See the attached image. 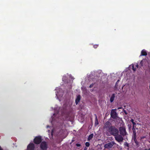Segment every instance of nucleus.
Segmentation results:
<instances>
[{
    "instance_id": "obj_1",
    "label": "nucleus",
    "mask_w": 150,
    "mask_h": 150,
    "mask_svg": "<svg viewBox=\"0 0 150 150\" xmlns=\"http://www.w3.org/2000/svg\"><path fill=\"white\" fill-rule=\"evenodd\" d=\"M110 122L108 121L105 124L104 129H106L107 133H110L111 135L113 136L119 133L118 129L115 126H108L110 124Z\"/></svg>"
},
{
    "instance_id": "obj_2",
    "label": "nucleus",
    "mask_w": 150,
    "mask_h": 150,
    "mask_svg": "<svg viewBox=\"0 0 150 150\" xmlns=\"http://www.w3.org/2000/svg\"><path fill=\"white\" fill-rule=\"evenodd\" d=\"M120 123L122 126L119 127V130L120 131V134L122 136H124L126 135L127 132L126 131L125 127L124 125V123L122 120H121Z\"/></svg>"
},
{
    "instance_id": "obj_3",
    "label": "nucleus",
    "mask_w": 150,
    "mask_h": 150,
    "mask_svg": "<svg viewBox=\"0 0 150 150\" xmlns=\"http://www.w3.org/2000/svg\"><path fill=\"white\" fill-rule=\"evenodd\" d=\"M114 136L115 140L118 142H122L123 140V136L121 134H117Z\"/></svg>"
},
{
    "instance_id": "obj_4",
    "label": "nucleus",
    "mask_w": 150,
    "mask_h": 150,
    "mask_svg": "<svg viewBox=\"0 0 150 150\" xmlns=\"http://www.w3.org/2000/svg\"><path fill=\"white\" fill-rule=\"evenodd\" d=\"M42 139L41 137L38 136L36 137L34 139L33 142L35 144H38L41 142Z\"/></svg>"
},
{
    "instance_id": "obj_5",
    "label": "nucleus",
    "mask_w": 150,
    "mask_h": 150,
    "mask_svg": "<svg viewBox=\"0 0 150 150\" xmlns=\"http://www.w3.org/2000/svg\"><path fill=\"white\" fill-rule=\"evenodd\" d=\"M40 147L42 150H46L47 148V142L45 141H43L41 142Z\"/></svg>"
},
{
    "instance_id": "obj_6",
    "label": "nucleus",
    "mask_w": 150,
    "mask_h": 150,
    "mask_svg": "<svg viewBox=\"0 0 150 150\" xmlns=\"http://www.w3.org/2000/svg\"><path fill=\"white\" fill-rule=\"evenodd\" d=\"M57 92H56V95L57 97L59 96L62 97L63 95V92L61 89H57Z\"/></svg>"
},
{
    "instance_id": "obj_7",
    "label": "nucleus",
    "mask_w": 150,
    "mask_h": 150,
    "mask_svg": "<svg viewBox=\"0 0 150 150\" xmlns=\"http://www.w3.org/2000/svg\"><path fill=\"white\" fill-rule=\"evenodd\" d=\"M116 110V109L112 110L110 113L111 116L112 118L115 119H117L118 118L117 114L116 112L115 111Z\"/></svg>"
},
{
    "instance_id": "obj_8",
    "label": "nucleus",
    "mask_w": 150,
    "mask_h": 150,
    "mask_svg": "<svg viewBox=\"0 0 150 150\" xmlns=\"http://www.w3.org/2000/svg\"><path fill=\"white\" fill-rule=\"evenodd\" d=\"M115 143L113 142H112L105 144L104 147L105 148L109 149L111 148L114 144Z\"/></svg>"
},
{
    "instance_id": "obj_9",
    "label": "nucleus",
    "mask_w": 150,
    "mask_h": 150,
    "mask_svg": "<svg viewBox=\"0 0 150 150\" xmlns=\"http://www.w3.org/2000/svg\"><path fill=\"white\" fill-rule=\"evenodd\" d=\"M35 148L34 144L33 143H30L28 146L27 149V150H34Z\"/></svg>"
},
{
    "instance_id": "obj_10",
    "label": "nucleus",
    "mask_w": 150,
    "mask_h": 150,
    "mask_svg": "<svg viewBox=\"0 0 150 150\" xmlns=\"http://www.w3.org/2000/svg\"><path fill=\"white\" fill-rule=\"evenodd\" d=\"M137 127L136 128L137 129H138V127H139V131H137V132H138V133H140L141 132H143V129L142 128H140V127H141V125L139 123L137 124Z\"/></svg>"
},
{
    "instance_id": "obj_11",
    "label": "nucleus",
    "mask_w": 150,
    "mask_h": 150,
    "mask_svg": "<svg viewBox=\"0 0 150 150\" xmlns=\"http://www.w3.org/2000/svg\"><path fill=\"white\" fill-rule=\"evenodd\" d=\"M64 107H63L62 108H61L59 109V111H61V114L62 116L64 115L66 112V108H65V106L64 105Z\"/></svg>"
},
{
    "instance_id": "obj_12",
    "label": "nucleus",
    "mask_w": 150,
    "mask_h": 150,
    "mask_svg": "<svg viewBox=\"0 0 150 150\" xmlns=\"http://www.w3.org/2000/svg\"><path fill=\"white\" fill-rule=\"evenodd\" d=\"M132 129L133 134V139L135 141L136 138V132L135 129L134 128H133Z\"/></svg>"
},
{
    "instance_id": "obj_13",
    "label": "nucleus",
    "mask_w": 150,
    "mask_h": 150,
    "mask_svg": "<svg viewBox=\"0 0 150 150\" xmlns=\"http://www.w3.org/2000/svg\"><path fill=\"white\" fill-rule=\"evenodd\" d=\"M80 100V96L79 95L77 96L75 100V103L76 105H77L79 102Z\"/></svg>"
},
{
    "instance_id": "obj_14",
    "label": "nucleus",
    "mask_w": 150,
    "mask_h": 150,
    "mask_svg": "<svg viewBox=\"0 0 150 150\" xmlns=\"http://www.w3.org/2000/svg\"><path fill=\"white\" fill-rule=\"evenodd\" d=\"M147 55V53L146 50H144L142 51L140 56H146Z\"/></svg>"
},
{
    "instance_id": "obj_15",
    "label": "nucleus",
    "mask_w": 150,
    "mask_h": 150,
    "mask_svg": "<svg viewBox=\"0 0 150 150\" xmlns=\"http://www.w3.org/2000/svg\"><path fill=\"white\" fill-rule=\"evenodd\" d=\"M115 98V94H113L112 96H111L110 98V101L111 102H112L114 99V98Z\"/></svg>"
},
{
    "instance_id": "obj_16",
    "label": "nucleus",
    "mask_w": 150,
    "mask_h": 150,
    "mask_svg": "<svg viewBox=\"0 0 150 150\" xmlns=\"http://www.w3.org/2000/svg\"><path fill=\"white\" fill-rule=\"evenodd\" d=\"M98 119L96 115L95 125L96 126L98 125Z\"/></svg>"
},
{
    "instance_id": "obj_17",
    "label": "nucleus",
    "mask_w": 150,
    "mask_h": 150,
    "mask_svg": "<svg viewBox=\"0 0 150 150\" xmlns=\"http://www.w3.org/2000/svg\"><path fill=\"white\" fill-rule=\"evenodd\" d=\"M93 134H91L90 135H89L88 137V141L90 140L93 137Z\"/></svg>"
},
{
    "instance_id": "obj_18",
    "label": "nucleus",
    "mask_w": 150,
    "mask_h": 150,
    "mask_svg": "<svg viewBox=\"0 0 150 150\" xmlns=\"http://www.w3.org/2000/svg\"><path fill=\"white\" fill-rule=\"evenodd\" d=\"M85 145L87 147H88L90 145V144L88 142H86L85 143Z\"/></svg>"
},
{
    "instance_id": "obj_19",
    "label": "nucleus",
    "mask_w": 150,
    "mask_h": 150,
    "mask_svg": "<svg viewBox=\"0 0 150 150\" xmlns=\"http://www.w3.org/2000/svg\"><path fill=\"white\" fill-rule=\"evenodd\" d=\"M133 124V128H137L136 127V124L135 122H133V123H132Z\"/></svg>"
},
{
    "instance_id": "obj_20",
    "label": "nucleus",
    "mask_w": 150,
    "mask_h": 150,
    "mask_svg": "<svg viewBox=\"0 0 150 150\" xmlns=\"http://www.w3.org/2000/svg\"><path fill=\"white\" fill-rule=\"evenodd\" d=\"M132 67L133 71H136V68H134V65H132Z\"/></svg>"
},
{
    "instance_id": "obj_21",
    "label": "nucleus",
    "mask_w": 150,
    "mask_h": 150,
    "mask_svg": "<svg viewBox=\"0 0 150 150\" xmlns=\"http://www.w3.org/2000/svg\"><path fill=\"white\" fill-rule=\"evenodd\" d=\"M76 146H77V147H79V146H81V145L80 144H76Z\"/></svg>"
},
{
    "instance_id": "obj_22",
    "label": "nucleus",
    "mask_w": 150,
    "mask_h": 150,
    "mask_svg": "<svg viewBox=\"0 0 150 150\" xmlns=\"http://www.w3.org/2000/svg\"><path fill=\"white\" fill-rule=\"evenodd\" d=\"M134 66H135L137 68H138V65L137 64H134Z\"/></svg>"
},
{
    "instance_id": "obj_23",
    "label": "nucleus",
    "mask_w": 150,
    "mask_h": 150,
    "mask_svg": "<svg viewBox=\"0 0 150 150\" xmlns=\"http://www.w3.org/2000/svg\"><path fill=\"white\" fill-rule=\"evenodd\" d=\"M143 61L142 60V61H141L140 63V64H141L142 66L143 65Z\"/></svg>"
},
{
    "instance_id": "obj_24",
    "label": "nucleus",
    "mask_w": 150,
    "mask_h": 150,
    "mask_svg": "<svg viewBox=\"0 0 150 150\" xmlns=\"http://www.w3.org/2000/svg\"><path fill=\"white\" fill-rule=\"evenodd\" d=\"M125 145L127 146H128V144L127 143H125Z\"/></svg>"
},
{
    "instance_id": "obj_25",
    "label": "nucleus",
    "mask_w": 150,
    "mask_h": 150,
    "mask_svg": "<svg viewBox=\"0 0 150 150\" xmlns=\"http://www.w3.org/2000/svg\"><path fill=\"white\" fill-rule=\"evenodd\" d=\"M131 121L132 122V123H133V122H134V120L132 119L131 120Z\"/></svg>"
},
{
    "instance_id": "obj_26",
    "label": "nucleus",
    "mask_w": 150,
    "mask_h": 150,
    "mask_svg": "<svg viewBox=\"0 0 150 150\" xmlns=\"http://www.w3.org/2000/svg\"><path fill=\"white\" fill-rule=\"evenodd\" d=\"M87 149V148L85 147L84 149V150H86Z\"/></svg>"
},
{
    "instance_id": "obj_27",
    "label": "nucleus",
    "mask_w": 150,
    "mask_h": 150,
    "mask_svg": "<svg viewBox=\"0 0 150 150\" xmlns=\"http://www.w3.org/2000/svg\"><path fill=\"white\" fill-rule=\"evenodd\" d=\"M0 150H3L1 148V147L0 146Z\"/></svg>"
},
{
    "instance_id": "obj_28",
    "label": "nucleus",
    "mask_w": 150,
    "mask_h": 150,
    "mask_svg": "<svg viewBox=\"0 0 150 150\" xmlns=\"http://www.w3.org/2000/svg\"><path fill=\"white\" fill-rule=\"evenodd\" d=\"M144 150H150V148L149 149H144Z\"/></svg>"
},
{
    "instance_id": "obj_29",
    "label": "nucleus",
    "mask_w": 150,
    "mask_h": 150,
    "mask_svg": "<svg viewBox=\"0 0 150 150\" xmlns=\"http://www.w3.org/2000/svg\"><path fill=\"white\" fill-rule=\"evenodd\" d=\"M120 108H118V109H120Z\"/></svg>"
},
{
    "instance_id": "obj_30",
    "label": "nucleus",
    "mask_w": 150,
    "mask_h": 150,
    "mask_svg": "<svg viewBox=\"0 0 150 150\" xmlns=\"http://www.w3.org/2000/svg\"><path fill=\"white\" fill-rule=\"evenodd\" d=\"M125 113L126 114H127V113H126V112L125 111Z\"/></svg>"
},
{
    "instance_id": "obj_31",
    "label": "nucleus",
    "mask_w": 150,
    "mask_h": 150,
    "mask_svg": "<svg viewBox=\"0 0 150 150\" xmlns=\"http://www.w3.org/2000/svg\"><path fill=\"white\" fill-rule=\"evenodd\" d=\"M149 89L150 90V85H149Z\"/></svg>"
},
{
    "instance_id": "obj_32",
    "label": "nucleus",
    "mask_w": 150,
    "mask_h": 150,
    "mask_svg": "<svg viewBox=\"0 0 150 150\" xmlns=\"http://www.w3.org/2000/svg\"><path fill=\"white\" fill-rule=\"evenodd\" d=\"M89 87H90V88H91V85H90V86Z\"/></svg>"
},
{
    "instance_id": "obj_33",
    "label": "nucleus",
    "mask_w": 150,
    "mask_h": 150,
    "mask_svg": "<svg viewBox=\"0 0 150 150\" xmlns=\"http://www.w3.org/2000/svg\"><path fill=\"white\" fill-rule=\"evenodd\" d=\"M119 80H118L117 81V82H119Z\"/></svg>"
}]
</instances>
